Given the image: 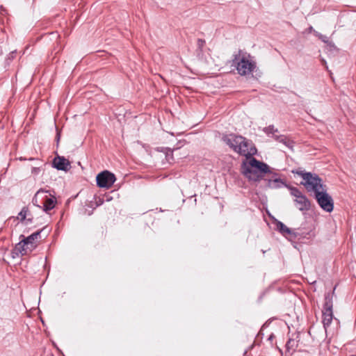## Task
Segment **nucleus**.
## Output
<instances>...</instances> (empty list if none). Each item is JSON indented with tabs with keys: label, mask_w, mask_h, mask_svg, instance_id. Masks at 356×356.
I'll list each match as a JSON object with an SVG mask.
<instances>
[{
	"label": "nucleus",
	"mask_w": 356,
	"mask_h": 356,
	"mask_svg": "<svg viewBox=\"0 0 356 356\" xmlns=\"http://www.w3.org/2000/svg\"><path fill=\"white\" fill-rule=\"evenodd\" d=\"M32 218H28V219H26L25 220H26V224L28 225L29 223H31L32 222Z\"/></svg>",
	"instance_id": "393cba45"
},
{
	"label": "nucleus",
	"mask_w": 356,
	"mask_h": 356,
	"mask_svg": "<svg viewBox=\"0 0 356 356\" xmlns=\"http://www.w3.org/2000/svg\"><path fill=\"white\" fill-rule=\"evenodd\" d=\"M273 338H274V335H273V334H271L268 337V341H272V340L273 339Z\"/></svg>",
	"instance_id": "a878e982"
},
{
	"label": "nucleus",
	"mask_w": 356,
	"mask_h": 356,
	"mask_svg": "<svg viewBox=\"0 0 356 356\" xmlns=\"http://www.w3.org/2000/svg\"><path fill=\"white\" fill-rule=\"evenodd\" d=\"M263 131L267 135H270V134H273V135H275L274 134L275 133L278 132V129H275L273 125H269L268 127L264 128Z\"/></svg>",
	"instance_id": "a211bd4d"
},
{
	"label": "nucleus",
	"mask_w": 356,
	"mask_h": 356,
	"mask_svg": "<svg viewBox=\"0 0 356 356\" xmlns=\"http://www.w3.org/2000/svg\"><path fill=\"white\" fill-rule=\"evenodd\" d=\"M308 31H309V33L314 32V33H315V35H316V32H317V31H316L313 29V27H312V26H309V27L308 28Z\"/></svg>",
	"instance_id": "b1692460"
},
{
	"label": "nucleus",
	"mask_w": 356,
	"mask_h": 356,
	"mask_svg": "<svg viewBox=\"0 0 356 356\" xmlns=\"http://www.w3.org/2000/svg\"><path fill=\"white\" fill-rule=\"evenodd\" d=\"M291 195L296 197L294 202L296 207L302 211L310 209L311 203L309 199L296 187H289Z\"/></svg>",
	"instance_id": "6e6552de"
},
{
	"label": "nucleus",
	"mask_w": 356,
	"mask_h": 356,
	"mask_svg": "<svg viewBox=\"0 0 356 356\" xmlns=\"http://www.w3.org/2000/svg\"><path fill=\"white\" fill-rule=\"evenodd\" d=\"M44 198L42 200V209L47 213L53 209L56 204V198L54 195L50 193L48 191L44 190Z\"/></svg>",
	"instance_id": "ddd939ff"
},
{
	"label": "nucleus",
	"mask_w": 356,
	"mask_h": 356,
	"mask_svg": "<svg viewBox=\"0 0 356 356\" xmlns=\"http://www.w3.org/2000/svg\"><path fill=\"white\" fill-rule=\"evenodd\" d=\"M197 47L200 49V50L202 51V47L205 44V40H202V39H198L197 42Z\"/></svg>",
	"instance_id": "412c9836"
},
{
	"label": "nucleus",
	"mask_w": 356,
	"mask_h": 356,
	"mask_svg": "<svg viewBox=\"0 0 356 356\" xmlns=\"http://www.w3.org/2000/svg\"><path fill=\"white\" fill-rule=\"evenodd\" d=\"M333 302L332 296L330 293H327L325 295V302L323 305V324L324 328L326 330L327 327L331 324L333 319L332 312Z\"/></svg>",
	"instance_id": "0eeeda50"
},
{
	"label": "nucleus",
	"mask_w": 356,
	"mask_h": 356,
	"mask_svg": "<svg viewBox=\"0 0 356 356\" xmlns=\"http://www.w3.org/2000/svg\"><path fill=\"white\" fill-rule=\"evenodd\" d=\"M52 165L57 170L63 171H67L71 167L70 161L64 156H57L54 159Z\"/></svg>",
	"instance_id": "4468645a"
},
{
	"label": "nucleus",
	"mask_w": 356,
	"mask_h": 356,
	"mask_svg": "<svg viewBox=\"0 0 356 356\" xmlns=\"http://www.w3.org/2000/svg\"><path fill=\"white\" fill-rule=\"evenodd\" d=\"M28 209L26 207H23L21 211L18 214L17 218L21 221H24L26 220V217L27 215Z\"/></svg>",
	"instance_id": "6ab92c4d"
},
{
	"label": "nucleus",
	"mask_w": 356,
	"mask_h": 356,
	"mask_svg": "<svg viewBox=\"0 0 356 356\" xmlns=\"http://www.w3.org/2000/svg\"><path fill=\"white\" fill-rule=\"evenodd\" d=\"M273 138L279 143L284 144L286 147L289 149H292L293 146V141L289 139L284 135H273Z\"/></svg>",
	"instance_id": "2eb2a0df"
},
{
	"label": "nucleus",
	"mask_w": 356,
	"mask_h": 356,
	"mask_svg": "<svg viewBox=\"0 0 356 356\" xmlns=\"http://www.w3.org/2000/svg\"><path fill=\"white\" fill-rule=\"evenodd\" d=\"M19 159L20 161H24V160H26V159H25V158H23V157H20V158H19Z\"/></svg>",
	"instance_id": "c756f323"
},
{
	"label": "nucleus",
	"mask_w": 356,
	"mask_h": 356,
	"mask_svg": "<svg viewBox=\"0 0 356 356\" xmlns=\"http://www.w3.org/2000/svg\"><path fill=\"white\" fill-rule=\"evenodd\" d=\"M315 195V198L320 207L326 212H331L334 209V202L332 197L326 192V188L321 190Z\"/></svg>",
	"instance_id": "1a4fd4ad"
},
{
	"label": "nucleus",
	"mask_w": 356,
	"mask_h": 356,
	"mask_svg": "<svg viewBox=\"0 0 356 356\" xmlns=\"http://www.w3.org/2000/svg\"><path fill=\"white\" fill-rule=\"evenodd\" d=\"M299 340H296L295 339H289L286 344V348L288 350H295L298 347V343Z\"/></svg>",
	"instance_id": "f3484780"
},
{
	"label": "nucleus",
	"mask_w": 356,
	"mask_h": 356,
	"mask_svg": "<svg viewBox=\"0 0 356 356\" xmlns=\"http://www.w3.org/2000/svg\"><path fill=\"white\" fill-rule=\"evenodd\" d=\"M266 324H264V325H262V327L261 329V330L259 331V335H263L264 334L262 333V330L264 329V327H265Z\"/></svg>",
	"instance_id": "bb28decb"
},
{
	"label": "nucleus",
	"mask_w": 356,
	"mask_h": 356,
	"mask_svg": "<svg viewBox=\"0 0 356 356\" xmlns=\"http://www.w3.org/2000/svg\"><path fill=\"white\" fill-rule=\"evenodd\" d=\"M242 136L235 134H223L222 140L228 145L234 152L236 151Z\"/></svg>",
	"instance_id": "f8f14e48"
},
{
	"label": "nucleus",
	"mask_w": 356,
	"mask_h": 356,
	"mask_svg": "<svg viewBox=\"0 0 356 356\" xmlns=\"http://www.w3.org/2000/svg\"><path fill=\"white\" fill-rule=\"evenodd\" d=\"M275 225L277 230L285 237L289 236L291 239L298 240L305 237L303 234L298 232L296 229L289 228L281 221L277 220Z\"/></svg>",
	"instance_id": "9b49d317"
},
{
	"label": "nucleus",
	"mask_w": 356,
	"mask_h": 356,
	"mask_svg": "<svg viewBox=\"0 0 356 356\" xmlns=\"http://www.w3.org/2000/svg\"><path fill=\"white\" fill-rule=\"evenodd\" d=\"M44 190L40 189L35 195L33 198L32 202L34 205L37 206L39 208H42V201L44 198Z\"/></svg>",
	"instance_id": "dca6fc26"
},
{
	"label": "nucleus",
	"mask_w": 356,
	"mask_h": 356,
	"mask_svg": "<svg viewBox=\"0 0 356 356\" xmlns=\"http://www.w3.org/2000/svg\"><path fill=\"white\" fill-rule=\"evenodd\" d=\"M241 50H238V54L234 55L232 60L233 64L236 65V70L240 75L245 76L250 74L256 67L254 61L250 60L246 56H243L241 58Z\"/></svg>",
	"instance_id": "20e7f679"
},
{
	"label": "nucleus",
	"mask_w": 356,
	"mask_h": 356,
	"mask_svg": "<svg viewBox=\"0 0 356 356\" xmlns=\"http://www.w3.org/2000/svg\"><path fill=\"white\" fill-rule=\"evenodd\" d=\"M270 170L267 163L251 157L250 159L243 161L240 172L249 182L258 186L264 182L268 174L270 173Z\"/></svg>",
	"instance_id": "f257e3e1"
},
{
	"label": "nucleus",
	"mask_w": 356,
	"mask_h": 356,
	"mask_svg": "<svg viewBox=\"0 0 356 356\" xmlns=\"http://www.w3.org/2000/svg\"><path fill=\"white\" fill-rule=\"evenodd\" d=\"M103 203H104V200L102 198L99 197L98 199L96 200V202H95L96 207H99V206L102 205Z\"/></svg>",
	"instance_id": "4be33fe9"
},
{
	"label": "nucleus",
	"mask_w": 356,
	"mask_h": 356,
	"mask_svg": "<svg viewBox=\"0 0 356 356\" xmlns=\"http://www.w3.org/2000/svg\"><path fill=\"white\" fill-rule=\"evenodd\" d=\"M45 228L43 227L27 237L21 235L20 238H22V239L15 246V251L19 252L22 255L26 254L28 250L31 252L36 247V245L34 244V241L40 237L41 232Z\"/></svg>",
	"instance_id": "7ed1b4c3"
},
{
	"label": "nucleus",
	"mask_w": 356,
	"mask_h": 356,
	"mask_svg": "<svg viewBox=\"0 0 356 356\" xmlns=\"http://www.w3.org/2000/svg\"><path fill=\"white\" fill-rule=\"evenodd\" d=\"M115 177L112 172L104 170L97 175V185L99 188H109L115 181Z\"/></svg>",
	"instance_id": "9d476101"
},
{
	"label": "nucleus",
	"mask_w": 356,
	"mask_h": 356,
	"mask_svg": "<svg viewBox=\"0 0 356 356\" xmlns=\"http://www.w3.org/2000/svg\"><path fill=\"white\" fill-rule=\"evenodd\" d=\"M293 174H296L302 178L300 182L308 192H314V194L321 190H324L326 186L323 185L322 179L316 174L305 172L300 169L292 170Z\"/></svg>",
	"instance_id": "f03ea898"
},
{
	"label": "nucleus",
	"mask_w": 356,
	"mask_h": 356,
	"mask_svg": "<svg viewBox=\"0 0 356 356\" xmlns=\"http://www.w3.org/2000/svg\"><path fill=\"white\" fill-rule=\"evenodd\" d=\"M327 45L329 46L330 49H337V47H335L334 44L332 42H329L327 43Z\"/></svg>",
	"instance_id": "5701e85b"
},
{
	"label": "nucleus",
	"mask_w": 356,
	"mask_h": 356,
	"mask_svg": "<svg viewBox=\"0 0 356 356\" xmlns=\"http://www.w3.org/2000/svg\"><path fill=\"white\" fill-rule=\"evenodd\" d=\"M241 156L246 157L247 160L250 159L257 152L253 143L246 138L242 136L236 151L235 152Z\"/></svg>",
	"instance_id": "423d86ee"
},
{
	"label": "nucleus",
	"mask_w": 356,
	"mask_h": 356,
	"mask_svg": "<svg viewBox=\"0 0 356 356\" xmlns=\"http://www.w3.org/2000/svg\"><path fill=\"white\" fill-rule=\"evenodd\" d=\"M316 36H318V38L321 39L323 42L327 43V44L329 42L328 38L326 35H322V34L316 32Z\"/></svg>",
	"instance_id": "aec40b11"
},
{
	"label": "nucleus",
	"mask_w": 356,
	"mask_h": 356,
	"mask_svg": "<svg viewBox=\"0 0 356 356\" xmlns=\"http://www.w3.org/2000/svg\"><path fill=\"white\" fill-rule=\"evenodd\" d=\"M60 140V133L59 132H57V134H56V140H57V143H58Z\"/></svg>",
	"instance_id": "cd10ccee"
},
{
	"label": "nucleus",
	"mask_w": 356,
	"mask_h": 356,
	"mask_svg": "<svg viewBox=\"0 0 356 356\" xmlns=\"http://www.w3.org/2000/svg\"><path fill=\"white\" fill-rule=\"evenodd\" d=\"M322 62H323V65L325 66V67L327 68V66L326 65H327L326 61L323 59Z\"/></svg>",
	"instance_id": "c85d7f7f"
},
{
	"label": "nucleus",
	"mask_w": 356,
	"mask_h": 356,
	"mask_svg": "<svg viewBox=\"0 0 356 356\" xmlns=\"http://www.w3.org/2000/svg\"><path fill=\"white\" fill-rule=\"evenodd\" d=\"M264 188L277 189L286 187L289 189L291 186L288 185L284 180L280 178L279 175L270 170L264 182L260 185Z\"/></svg>",
	"instance_id": "39448f33"
}]
</instances>
